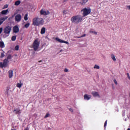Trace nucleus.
Wrapping results in <instances>:
<instances>
[{
  "instance_id": "1",
  "label": "nucleus",
  "mask_w": 130,
  "mask_h": 130,
  "mask_svg": "<svg viewBox=\"0 0 130 130\" xmlns=\"http://www.w3.org/2000/svg\"><path fill=\"white\" fill-rule=\"evenodd\" d=\"M34 26H42L44 24V19L42 18L35 17L32 20Z\"/></svg>"
},
{
  "instance_id": "11",
  "label": "nucleus",
  "mask_w": 130,
  "mask_h": 130,
  "mask_svg": "<svg viewBox=\"0 0 130 130\" xmlns=\"http://www.w3.org/2000/svg\"><path fill=\"white\" fill-rule=\"evenodd\" d=\"M91 96L89 94H85L84 96V100H90L91 99Z\"/></svg>"
},
{
  "instance_id": "2",
  "label": "nucleus",
  "mask_w": 130,
  "mask_h": 130,
  "mask_svg": "<svg viewBox=\"0 0 130 130\" xmlns=\"http://www.w3.org/2000/svg\"><path fill=\"white\" fill-rule=\"evenodd\" d=\"M82 20L83 17L81 15L74 16L71 18V21L75 24H79L80 22H82Z\"/></svg>"
},
{
  "instance_id": "50",
  "label": "nucleus",
  "mask_w": 130,
  "mask_h": 130,
  "mask_svg": "<svg viewBox=\"0 0 130 130\" xmlns=\"http://www.w3.org/2000/svg\"><path fill=\"white\" fill-rule=\"evenodd\" d=\"M25 130H27V129L25 128Z\"/></svg>"
},
{
  "instance_id": "46",
  "label": "nucleus",
  "mask_w": 130,
  "mask_h": 130,
  "mask_svg": "<svg viewBox=\"0 0 130 130\" xmlns=\"http://www.w3.org/2000/svg\"><path fill=\"white\" fill-rule=\"evenodd\" d=\"M67 1H68V0H64V2H67Z\"/></svg>"
},
{
  "instance_id": "19",
  "label": "nucleus",
  "mask_w": 130,
  "mask_h": 130,
  "mask_svg": "<svg viewBox=\"0 0 130 130\" xmlns=\"http://www.w3.org/2000/svg\"><path fill=\"white\" fill-rule=\"evenodd\" d=\"M45 31H46L45 27L42 28L41 30V34H44V33H45Z\"/></svg>"
},
{
  "instance_id": "24",
  "label": "nucleus",
  "mask_w": 130,
  "mask_h": 130,
  "mask_svg": "<svg viewBox=\"0 0 130 130\" xmlns=\"http://www.w3.org/2000/svg\"><path fill=\"white\" fill-rule=\"evenodd\" d=\"M94 69H96L97 70H99V69H100V67H99V66L98 65H94Z\"/></svg>"
},
{
  "instance_id": "4",
  "label": "nucleus",
  "mask_w": 130,
  "mask_h": 130,
  "mask_svg": "<svg viewBox=\"0 0 130 130\" xmlns=\"http://www.w3.org/2000/svg\"><path fill=\"white\" fill-rule=\"evenodd\" d=\"M11 31H12V28L10 26H6L5 27L4 29V32L5 34V37H8L10 35V33H11Z\"/></svg>"
},
{
  "instance_id": "43",
  "label": "nucleus",
  "mask_w": 130,
  "mask_h": 130,
  "mask_svg": "<svg viewBox=\"0 0 130 130\" xmlns=\"http://www.w3.org/2000/svg\"><path fill=\"white\" fill-rule=\"evenodd\" d=\"M15 50H17V46H15Z\"/></svg>"
},
{
  "instance_id": "9",
  "label": "nucleus",
  "mask_w": 130,
  "mask_h": 130,
  "mask_svg": "<svg viewBox=\"0 0 130 130\" xmlns=\"http://www.w3.org/2000/svg\"><path fill=\"white\" fill-rule=\"evenodd\" d=\"M8 18H9L8 16H4L3 17H2L0 18V25H2V24H3V23H4V22H5L6 21V20H7V19H8Z\"/></svg>"
},
{
  "instance_id": "7",
  "label": "nucleus",
  "mask_w": 130,
  "mask_h": 130,
  "mask_svg": "<svg viewBox=\"0 0 130 130\" xmlns=\"http://www.w3.org/2000/svg\"><path fill=\"white\" fill-rule=\"evenodd\" d=\"M40 14L43 15L44 16H47V15H49V11L42 9L40 11Z\"/></svg>"
},
{
  "instance_id": "3",
  "label": "nucleus",
  "mask_w": 130,
  "mask_h": 130,
  "mask_svg": "<svg viewBox=\"0 0 130 130\" xmlns=\"http://www.w3.org/2000/svg\"><path fill=\"white\" fill-rule=\"evenodd\" d=\"M9 59H11V55H8L7 59H5L3 62H0V68L4 69V68H7L8 66V62H9Z\"/></svg>"
},
{
  "instance_id": "15",
  "label": "nucleus",
  "mask_w": 130,
  "mask_h": 130,
  "mask_svg": "<svg viewBox=\"0 0 130 130\" xmlns=\"http://www.w3.org/2000/svg\"><path fill=\"white\" fill-rule=\"evenodd\" d=\"M0 57L1 58H3V57H5V51L4 50H2V52L0 54Z\"/></svg>"
},
{
  "instance_id": "12",
  "label": "nucleus",
  "mask_w": 130,
  "mask_h": 130,
  "mask_svg": "<svg viewBox=\"0 0 130 130\" xmlns=\"http://www.w3.org/2000/svg\"><path fill=\"white\" fill-rule=\"evenodd\" d=\"M0 47L1 48H5V43L4 41H0Z\"/></svg>"
},
{
  "instance_id": "31",
  "label": "nucleus",
  "mask_w": 130,
  "mask_h": 130,
  "mask_svg": "<svg viewBox=\"0 0 130 130\" xmlns=\"http://www.w3.org/2000/svg\"><path fill=\"white\" fill-rule=\"evenodd\" d=\"M126 75H127V77L128 80H130V76H129V74L127 73Z\"/></svg>"
},
{
  "instance_id": "18",
  "label": "nucleus",
  "mask_w": 130,
  "mask_h": 130,
  "mask_svg": "<svg viewBox=\"0 0 130 130\" xmlns=\"http://www.w3.org/2000/svg\"><path fill=\"white\" fill-rule=\"evenodd\" d=\"M111 57L112 59H113V60L114 61H116V58H115V56L114 55V54H112L111 55Z\"/></svg>"
},
{
  "instance_id": "29",
  "label": "nucleus",
  "mask_w": 130,
  "mask_h": 130,
  "mask_svg": "<svg viewBox=\"0 0 130 130\" xmlns=\"http://www.w3.org/2000/svg\"><path fill=\"white\" fill-rule=\"evenodd\" d=\"M21 4V1H17V6H19Z\"/></svg>"
},
{
  "instance_id": "38",
  "label": "nucleus",
  "mask_w": 130,
  "mask_h": 130,
  "mask_svg": "<svg viewBox=\"0 0 130 130\" xmlns=\"http://www.w3.org/2000/svg\"><path fill=\"white\" fill-rule=\"evenodd\" d=\"M69 110H70V111H71V112H74V110L72 108L69 109Z\"/></svg>"
},
{
  "instance_id": "36",
  "label": "nucleus",
  "mask_w": 130,
  "mask_h": 130,
  "mask_svg": "<svg viewBox=\"0 0 130 130\" xmlns=\"http://www.w3.org/2000/svg\"><path fill=\"white\" fill-rule=\"evenodd\" d=\"M114 83L115 84V85H117V81H116V80H114Z\"/></svg>"
},
{
  "instance_id": "49",
  "label": "nucleus",
  "mask_w": 130,
  "mask_h": 130,
  "mask_svg": "<svg viewBox=\"0 0 130 130\" xmlns=\"http://www.w3.org/2000/svg\"><path fill=\"white\" fill-rule=\"evenodd\" d=\"M2 14V13H0V15Z\"/></svg>"
},
{
  "instance_id": "32",
  "label": "nucleus",
  "mask_w": 130,
  "mask_h": 130,
  "mask_svg": "<svg viewBox=\"0 0 130 130\" xmlns=\"http://www.w3.org/2000/svg\"><path fill=\"white\" fill-rule=\"evenodd\" d=\"M126 9L130 11V5H128L126 6Z\"/></svg>"
},
{
  "instance_id": "23",
  "label": "nucleus",
  "mask_w": 130,
  "mask_h": 130,
  "mask_svg": "<svg viewBox=\"0 0 130 130\" xmlns=\"http://www.w3.org/2000/svg\"><path fill=\"white\" fill-rule=\"evenodd\" d=\"M21 107V106H20L19 107V109H17V113H21V110L20 109V108H20Z\"/></svg>"
},
{
  "instance_id": "26",
  "label": "nucleus",
  "mask_w": 130,
  "mask_h": 130,
  "mask_svg": "<svg viewBox=\"0 0 130 130\" xmlns=\"http://www.w3.org/2000/svg\"><path fill=\"white\" fill-rule=\"evenodd\" d=\"M29 26H30V23H26L25 25H24V27L28 28L29 27Z\"/></svg>"
},
{
  "instance_id": "37",
  "label": "nucleus",
  "mask_w": 130,
  "mask_h": 130,
  "mask_svg": "<svg viewBox=\"0 0 130 130\" xmlns=\"http://www.w3.org/2000/svg\"><path fill=\"white\" fill-rule=\"evenodd\" d=\"M7 8H8V5H5L4 6V9H7Z\"/></svg>"
},
{
  "instance_id": "41",
  "label": "nucleus",
  "mask_w": 130,
  "mask_h": 130,
  "mask_svg": "<svg viewBox=\"0 0 130 130\" xmlns=\"http://www.w3.org/2000/svg\"><path fill=\"white\" fill-rule=\"evenodd\" d=\"M15 21H17V15L15 16Z\"/></svg>"
},
{
  "instance_id": "17",
  "label": "nucleus",
  "mask_w": 130,
  "mask_h": 130,
  "mask_svg": "<svg viewBox=\"0 0 130 130\" xmlns=\"http://www.w3.org/2000/svg\"><path fill=\"white\" fill-rule=\"evenodd\" d=\"M22 86H23V83H22L21 81H20L19 83L17 84V87L18 88H21V87H22Z\"/></svg>"
},
{
  "instance_id": "21",
  "label": "nucleus",
  "mask_w": 130,
  "mask_h": 130,
  "mask_svg": "<svg viewBox=\"0 0 130 130\" xmlns=\"http://www.w3.org/2000/svg\"><path fill=\"white\" fill-rule=\"evenodd\" d=\"M24 19L25 21H27L28 20V14H26L24 15Z\"/></svg>"
},
{
  "instance_id": "45",
  "label": "nucleus",
  "mask_w": 130,
  "mask_h": 130,
  "mask_svg": "<svg viewBox=\"0 0 130 130\" xmlns=\"http://www.w3.org/2000/svg\"><path fill=\"white\" fill-rule=\"evenodd\" d=\"M41 61H39V63H40V62H41Z\"/></svg>"
},
{
  "instance_id": "8",
  "label": "nucleus",
  "mask_w": 130,
  "mask_h": 130,
  "mask_svg": "<svg viewBox=\"0 0 130 130\" xmlns=\"http://www.w3.org/2000/svg\"><path fill=\"white\" fill-rule=\"evenodd\" d=\"M55 40L58 41V42H60V43H66V44L69 45L68 42L60 40V39H59L58 38H56Z\"/></svg>"
},
{
  "instance_id": "34",
  "label": "nucleus",
  "mask_w": 130,
  "mask_h": 130,
  "mask_svg": "<svg viewBox=\"0 0 130 130\" xmlns=\"http://www.w3.org/2000/svg\"><path fill=\"white\" fill-rule=\"evenodd\" d=\"M2 32H3V27L0 28V34H2Z\"/></svg>"
},
{
  "instance_id": "27",
  "label": "nucleus",
  "mask_w": 130,
  "mask_h": 130,
  "mask_svg": "<svg viewBox=\"0 0 130 130\" xmlns=\"http://www.w3.org/2000/svg\"><path fill=\"white\" fill-rule=\"evenodd\" d=\"M49 116H50V114L47 113L46 114V115L45 116V118H47V117H49Z\"/></svg>"
},
{
  "instance_id": "40",
  "label": "nucleus",
  "mask_w": 130,
  "mask_h": 130,
  "mask_svg": "<svg viewBox=\"0 0 130 130\" xmlns=\"http://www.w3.org/2000/svg\"><path fill=\"white\" fill-rule=\"evenodd\" d=\"M19 32V27H17V32Z\"/></svg>"
},
{
  "instance_id": "39",
  "label": "nucleus",
  "mask_w": 130,
  "mask_h": 130,
  "mask_svg": "<svg viewBox=\"0 0 130 130\" xmlns=\"http://www.w3.org/2000/svg\"><path fill=\"white\" fill-rule=\"evenodd\" d=\"M67 13H68V12L66 10H63V14H67Z\"/></svg>"
},
{
  "instance_id": "10",
  "label": "nucleus",
  "mask_w": 130,
  "mask_h": 130,
  "mask_svg": "<svg viewBox=\"0 0 130 130\" xmlns=\"http://www.w3.org/2000/svg\"><path fill=\"white\" fill-rule=\"evenodd\" d=\"M91 94L93 96V97H98V98H100V95H99V93H98L96 91H92L91 92Z\"/></svg>"
},
{
  "instance_id": "13",
  "label": "nucleus",
  "mask_w": 130,
  "mask_h": 130,
  "mask_svg": "<svg viewBox=\"0 0 130 130\" xmlns=\"http://www.w3.org/2000/svg\"><path fill=\"white\" fill-rule=\"evenodd\" d=\"M8 74H9V78L11 79V78L13 77V71L12 70H10L8 72Z\"/></svg>"
},
{
  "instance_id": "47",
  "label": "nucleus",
  "mask_w": 130,
  "mask_h": 130,
  "mask_svg": "<svg viewBox=\"0 0 130 130\" xmlns=\"http://www.w3.org/2000/svg\"><path fill=\"white\" fill-rule=\"evenodd\" d=\"M127 130H130V128H128Z\"/></svg>"
},
{
  "instance_id": "30",
  "label": "nucleus",
  "mask_w": 130,
  "mask_h": 130,
  "mask_svg": "<svg viewBox=\"0 0 130 130\" xmlns=\"http://www.w3.org/2000/svg\"><path fill=\"white\" fill-rule=\"evenodd\" d=\"M86 36V34H84L82 35L81 37H78V38H83V37H85Z\"/></svg>"
},
{
  "instance_id": "35",
  "label": "nucleus",
  "mask_w": 130,
  "mask_h": 130,
  "mask_svg": "<svg viewBox=\"0 0 130 130\" xmlns=\"http://www.w3.org/2000/svg\"><path fill=\"white\" fill-rule=\"evenodd\" d=\"M64 72H65V73H68V72H69V70H68V69H65Z\"/></svg>"
},
{
  "instance_id": "6",
  "label": "nucleus",
  "mask_w": 130,
  "mask_h": 130,
  "mask_svg": "<svg viewBox=\"0 0 130 130\" xmlns=\"http://www.w3.org/2000/svg\"><path fill=\"white\" fill-rule=\"evenodd\" d=\"M81 11L83 12V17H86V16H88V15L91 13V9L88 8H84L81 10Z\"/></svg>"
},
{
  "instance_id": "25",
  "label": "nucleus",
  "mask_w": 130,
  "mask_h": 130,
  "mask_svg": "<svg viewBox=\"0 0 130 130\" xmlns=\"http://www.w3.org/2000/svg\"><path fill=\"white\" fill-rule=\"evenodd\" d=\"M12 41H15V40H16V36H13L12 37Z\"/></svg>"
},
{
  "instance_id": "48",
  "label": "nucleus",
  "mask_w": 130,
  "mask_h": 130,
  "mask_svg": "<svg viewBox=\"0 0 130 130\" xmlns=\"http://www.w3.org/2000/svg\"><path fill=\"white\" fill-rule=\"evenodd\" d=\"M11 130H16V129H11Z\"/></svg>"
},
{
  "instance_id": "22",
  "label": "nucleus",
  "mask_w": 130,
  "mask_h": 130,
  "mask_svg": "<svg viewBox=\"0 0 130 130\" xmlns=\"http://www.w3.org/2000/svg\"><path fill=\"white\" fill-rule=\"evenodd\" d=\"M89 33H92L93 34H95V35H97V32L94 30H90Z\"/></svg>"
},
{
  "instance_id": "14",
  "label": "nucleus",
  "mask_w": 130,
  "mask_h": 130,
  "mask_svg": "<svg viewBox=\"0 0 130 130\" xmlns=\"http://www.w3.org/2000/svg\"><path fill=\"white\" fill-rule=\"evenodd\" d=\"M8 12H9V9H7L6 10H3L1 12V14L2 15H7V14L8 13Z\"/></svg>"
},
{
  "instance_id": "28",
  "label": "nucleus",
  "mask_w": 130,
  "mask_h": 130,
  "mask_svg": "<svg viewBox=\"0 0 130 130\" xmlns=\"http://www.w3.org/2000/svg\"><path fill=\"white\" fill-rule=\"evenodd\" d=\"M76 2H77V3H78L79 4H82V0H76Z\"/></svg>"
},
{
  "instance_id": "20",
  "label": "nucleus",
  "mask_w": 130,
  "mask_h": 130,
  "mask_svg": "<svg viewBox=\"0 0 130 130\" xmlns=\"http://www.w3.org/2000/svg\"><path fill=\"white\" fill-rule=\"evenodd\" d=\"M13 32L14 33H17V26H15L14 27H13Z\"/></svg>"
},
{
  "instance_id": "16",
  "label": "nucleus",
  "mask_w": 130,
  "mask_h": 130,
  "mask_svg": "<svg viewBox=\"0 0 130 130\" xmlns=\"http://www.w3.org/2000/svg\"><path fill=\"white\" fill-rule=\"evenodd\" d=\"M21 16L20 14H17V22H20L21 21Z\"/></svg>"
},
{
  "instance_id": "44",
  "label": "nucleus",
  "mask_w": 130,
  "mask_h": 130,
  "mask_svg": "<svg viewBox=\"0 0 130 130\" xmlns=\"http://www.w3.org/2000/svg\"><path fill=\"white\" fill-rule=\"evenodd\" d=\"M15 6H17V2H16L15 3Z\"/></svg>"
},
{
  "instance_id": "33",
  "label": "nucleus",
  "mask_w": 130,
  "mask_h": 130,
  "mask_svg": "<svg viewBox=\"0 0 130 130\" xmlns=\"http://www.w3.org/2000/svg\"><path fill=\"white\" fill-rule=\"evenodd\" d=\"M107 125V120H106V121H105V122L104 127H105Z\"/></svg>"
},
{
  "instance_id": "42",
  "label": "nucleus",
  "mask_w": 130,
  "mask_h": 130,
  "mask_svg": "<svg viewBox=\"0 0 130 130\" xmlns=\"http://www.w3.org/2000/svg\"><path fill=\"white\" fill-rule=\"evenodd\" d=\"M17 50H19V46H17Z\"/></svg>"
},
{
  "instance_id": "5",
  "label": "nucleus",
  "mask_w": 130,
  "mask_h": 130,
  "mask_svg": "<svg viewBox=\"0 0 130 130\" xmlns=\"http://www.w3.org/2000/svg\"><path fill=\"white\" fill-rule=\"evenodd\" d=\"M40 45V43L38 41V40H35L32 46V48L34 49L35 51H37V49H38Z\"/></svg>"
}]
</instances>
